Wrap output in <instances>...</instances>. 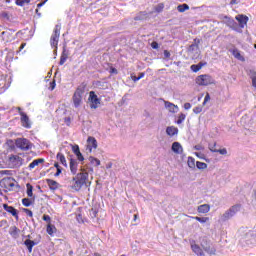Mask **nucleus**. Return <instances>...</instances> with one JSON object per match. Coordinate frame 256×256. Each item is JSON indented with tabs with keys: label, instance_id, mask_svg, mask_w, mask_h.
<instances>
[{
	"label": "nucleus",
	"instance_id": "5",
	"mask_svg": "<svg viewBox=\"0 0 256 256\" xmlns=\"http://www.w3.org/2000/svg\"><path fill=\"white\" fill-rule=\"evenodd\" d=\"M7 165L10 169H17L23 165V158L19 155H11L7 160Z\"/></svg>",
	"mask_w": 256,
	"mask_h": 256
},
{
	"label": "nucleus",
	"instance_id": "13",
	"mask_svg": "<svg viewBox=\"0 0 256 256\" xmlns=\"http://www.w3.org/2000/svg\"><path fill=\"white\" fill-rule=\"evenodd\" d=\"M20 116L22 127H25V129H31V120L29 119V116H27L24 112H20Z\"/></svg>",
	"mask_w": 256,
	"mask_h": 256
},
{
	"label": "nucleus",
	"instance_id": "58",
	"mask_svg": "<svg viewBox=\"0 0 256 256\" xmlns=\"http://www.w3.org/2000/svg\"><path fill=\"white\" fill-rule=\"evenodd\" d=\"M26 215H28V217H33V212L29 209H24Z\"/></svg>",
	"mask_w": 256,
	"mask_h": 256
},
{
	"label": "nucleus",
	"instance_id": "34",
	"mask_svg": "<svg viewBox=\"0 0 256 256\" xmlns=\"http://www.w3.org/2000/svg\"><path fill=\"white\" fill-rule=\"evenodd\" d=\"M56 157H57V160L60 161V163L64 167H67V159H65V155H63L62 153H58Z\"/></svg>",
	"mask_w": 256,
	"mask_h": 256
},
{
	"label": "nucleus",
	"instance_id": "1",
	"mask_svg": "<svg viewBox=\"0 0 256 256\" xmlns=\"http://www.w3.org/2000/svg\"><path fill=\"white\" fill-rule=\"evenodd\" d=\"M89 179V173L80 172L73 178L71 182V187L74 191H81V187L87 184V180Z\"/></svg>",
	"mask_w": 256,
	"mask_h": 256
},
{
	"label": "nucleus",
	"instance_id": "35",
	"mask_svg": "<svg viewBox=\"0 0 256 256\" xmlns=\"http://www.w3.org/2000/svg\"><path fill=\"white\" fill-rule=\"evenodd\" d=\"M228 210H230L234 215H237L239 211H241V204H236L232 207H230Z\"/></svg>",
	"mask_w": 256,
	"mask_h": 256
},
{
	"label": "nucleus",
	"instance_id": "46",
	"mask_svg": "<svg viewBox=\"0 0 256 256\" xmlns=\"http://www.w3.org/2000/svg\"><path fill=\"white\" fill-rule=\"evenodd\" d=\"M0 17H1V19H5L6 21H9V19H10L9 13H7V12H1Z\"/></svg>",
	"mask_w": 256,
	"mask_h": 256
},
{
	"label": "nucleus",
	"instance_id": "22",
	"mask_svg": "<svg viewBox=\"0 0 256 256\" xmlns=\"http://www.w3.org/2000/svg\"><path fill=\"white\" fill-rule=\"evenodd\" d=\"M205 65H207L206 62H200L198 64H193L190 69L191 71H193V73H197L198 71H201V69H203V67H205Z\"/></svg>",
	"mask_w": 256,
	"mask_h": 256
},
{
	"label": "nucleus",
	"instance_id": "33",
	"mask_svg": "<svg viewBox=\"0 0 256 256\" xmlns=\"http://www.w3.org/2000/svg\"><path fill=\"white\" fill-rule=\"evenodd\" d=\"M249 77L252 80V86L254 87V89H256V72H255V70L249 71Z\"/></svg>",
	"mask_w": 256,
	"mask_h": 256
},
{
	"label": "nucleus",
	"instance_id": "28",
	"mask_svg": "<svg viewBox=\"0 0 256 256\" xmlns=\"http://www.w3.org/2000/svg\"><path fill=\"white\" fill-rule=\"evenodd\" d=\"M47 185L50 187L52 191H55L56 189L59 188V183H57V181L52 179L47 180Z\"/></svg>",
	"mask_w": 256,
	"mask_h": 256
},
{
	"label": "nucleus",
	"instance_id": "57",
	"mask_svg": "<svg viewBox=\"0 0 256 256\" xmlns=\"http://www.w3.org/2000/svg\"><path fill=\"white\" fill-rule=\"evenodd\" d=\"M184 109H185L186 111H189V109H191V103L186 102V103L184 104Z\"/></svg>",
	"mask_w": 256,
	"mask_h": 256
},
{
	"label": "nucleus",
	"instance_id": "26",
	"mask_svg": "<svg viewBox=\"0 0 256 256\" xmlns=\"http://www.w3.org/2000/svg\"><path fill=\"white\" fill-rule=\"evenodd\" d=\"M4 209H5V211H7V213H10L11 215H13V217H16V219L18 218L17 209L13 208V206L4 204Z\"/></svg>",
	"mask_w": 256,
	"mask_h": 256
},
{
	"label": "nucleus",
	"instance_id": "12",
	"mask_svg": "<svg viewBox=\"0 0 256 256\" xmlns=\"http://www.w3.org/2000/svg\"><path fill=\"white\" fill-rule=\"evenodd\" d=\"M190 247L197 256H205V252H203V249L199 244H197L194 240L190 241Z\"/></svg>",
	"mask_w": 256,
	"mask_h": 256
},
{
	"label": "nucleus",
	"instance_id": "62",
	"mask_svg": "<svg viewBox=\"0 0 256 256\" xmlns=\"http://www.w3.org/2000/svg\"><path fill=\"white\" fill-rule=\"evenodd\" d=\"M196 157H199V159H203V154L201 152H195Z\"/></svg>",
	"mask_w": 256,
	"mask_h": 256
},
{
	"label": "nucleus",
	"instance_id": "20",
	"mask_svg": "<svg viewBox=\"0 0 256 256\" xmlns=\"http://www.w3.org/2000/svg\"><path fill=\"white\" fill-rule=\"evenodd\" d=\"M166 133L169 137H175L179 133V129L175 126H169L166 128Z\"/></svg>",
	"mask_w": 256,
	"mask_h": 256
},
{
	"label": "nucleus",
	"instance_id": "30",
	"mask_svg": "<svg viewBox=\"0 0 256 256\" xmlns=\"http://www.w3.org/2000/svg\"><path fill=\"white\" fill-rule=\"evenodd\" d=\"M88 160H89V163L92 165V167H99V165H101V160L93 156H90Z\"/></svg>",
	"mask_w": 256,
	"mask_h": 256
},
{
	"label": "nucleus",
	"instance_id": "6",
	"mask_svg": "<svg viewBox=\"0 0 256 256\" xmlns=\"http://www.w3.org/2000/svg\"><path fill=\"white\" fill-rule=\"evenodd\" d=\"M73 105L76 109L81 107L83 103V89L77 88L72 97Z\"/></svg>",
	"mask_w": 256,
	"mask_h": 256
},
{
	"label": "nucleus",
	"instance_id": "8",
	"mask_svg": "<svg viewBox=\"0 0 256 256\" xmlns=\"http://www.w3.org/2000/svg\"><path fill=\"white\" fill-rule=\"evenodd\" d=\"M0 187H2V189H4L6 192L11 191L15 187V179L12 177L3 178L0 181Z\"/></svg>",
	"mask_w": 256,
	"mask_h": 256
},
{
	"label": "nucleus",
	"instance_id": "43",
	"mask_svg": "<svg viewBox=\"0 0 256 256\" xmlns=\"http://www.w3.org/2000/svg\"><path fill=\"white\" fill-rule=\"evenodd\" d=\"M196 167L197 169H200V170L207 169V163L197 161Z\"/></svg>",
	"mask_w": 256,
	"mask_h": 256
},
{
	"label": "nucleus",
	"instance_id": "53",
	"mask_svg": "<svg viewBox=\"0 0 256 256\" xmlns=\"http://www.w3.org/2000/svg\"><path fill=\"white\" fill-rule=\"evenodd\" d=\"M76 157L78 161H85V157H83V154L81 152H78V154H76Z\"/></svg>",
	"mask_w": 256,
	"mask_h": 256
},
{
	"label": "nucleus",
	"instance_id": "50",
	"mask_svg": "<svg viewBox=\"0 0 256 256\" xmlns=\"http://www.w3.org/2000/svg\"><path fill=\"white\" fill-rule=\"evenodd\" d=\"M145 15H147L145 12H141L140 15L136 16V21H139L141 19H145Z\"/></svg>",
	"mask_w": 256,
	"mask_h": 256
},
{
	"label": "nucleus",
	"instance_id": "23",
	"mask_svg": "<svg viewBox=\"0 0 256 256\" xmlns=\"http://www.w3.org/2000/svg\"><path fill=\"white\" fill-rule=\"evenodd\" d=\"M46 231L48 235H50V237H55V233H57V228L55 227V225L49 223L47 225Z\"/></svg>",
	"mask_w": 256,
	"mask_h": 256
},
{
	"label": "nucleus",
	"instance_id": "7",
	"mask_svg": "<svg viewBox=\"0 0 256 256\" xmlns=\"http://www.w3.org/2000/svg\"><path fill=\"white\" fill-rule=\"evenodd\" d=\"M16 147L17 149H21V151H29L33 147V144L27 138H17Z\"/></svg>",
	"mask_w": 256,
	"mask_h": 256
},
{
	"label": "nucleus",
	"instance_id": "18",
	"mask_svg": "<svg viewBox=\"0 0 256 256\" xmlns=\"http://www.w3.org/2000/svg\"><path fill=\"white\" fill-rule=\"evenodd\" d=\"M175 155H183V146L179 142H173L171 147Z\"/></svg>",
	"mask_w": 256,
	"mask_h": 256
},
{
	"label": "nucleus",
	"instance_id": "45",
	"mask_svg": "<svg viewBox=\"0 0 256 256\" xmlns=\"http://www.w3.org/2000/svg\"><path fill=\"white\" fill-rule=\"evenodd\" d=\"M215 147H216L215 143H213V144L210 143L208 145V149L211 151V153H217V149Z\"/></svg>",
	"mask_w": 256,
	"mask_h": 256
},
{
	"label": "nucleus",
	"instance_id": "11",
	"mask_svg": "<svg viewBox=\"0 0 256 256\" xmlns=\"http://www.w3.org/2000/svg\"><path fill=\"white\" fill-rule=\"evenodd\" d=\"M200 245L205 253H208V255H215V248L211 247V244H209L206 238L202 239Z\"/></svg>",
	"mask_w": 256,
	"mask_h": 256
},
{
	"label": "nucleus",
	"instance_id": "42",
	"mask_svg": "<svg viewBox=\"0 0 256 256\" xmlns=\"http://www.w3.org/2000/svg\"><path fill=\"white\" fill-rule=\"evenodd\" d=\"M143 77H145V73H140L139 76L131 75V79L134 83H137V81H140Z\"/></svg>",
	"mask_w": 256,
	"mask_h": 256
},
{
	"label": "nucleus",
	"instance_id": "56",
	"mask_svg": "<svg viewBox=\"0 0 256 256\" xmlns=\"http://www.w3.org/2000/svg\"><path fill=\"white\" fill-rule=\"evenodd\" d=\"M56 85L57 84L55 83V81L50 82V86H49L50 91H53L55 89Z\"/></svg>",
	"mask_w": 256,
	"mask_h": 256
},
{
	"label": "nucleus",
	"instance_id": "2",
	"mask_svg": "<svg viewBox=\"0 0 256 256\" xmlns=\"http://www.w3.org/2000/svg\"><path fill=\"white\" fill-rule=\"evenodd\" d=\"M61 36V25H56L54 32L50 38V45L54 50V53H57V45H59V37Z\"/></svg>",
	"mask_w": 256,
	"mask_h": 256
},
{
	"label": "nucleus",
	"instance_id": "40",
	"mask_svg": "<svg viewBox=\"0 0 256 256\" xmlns=\"http://www.w3.org/2000/svg\"><path fill=\"white\" fill-rule=\"evenodd\" d=\"M192 219H195V221H199V223H207L209 221V217H199V216H194Z\"/></svg>",
	"mask_w": 256,
	"mask_h": 256
},
{
	"label": "nucleus",
	"instance_id": "59",
	"mask_svg": "<svg viewBox=\"0 0 256 256\" xmlns=\"http://www.w3.org/2000/svg\"><path fill=\"white\" fill-rule=\"evenodd\" d=\"M109 73H111L112 75H117V68L111 67Z\"/></svg>",
	"mask_w": 256,
	"mask_h": 256
},
{
	"label": "nucleus",
	"instance_id": "60",
	"mask_svg": "<svg viewBox=\"0 0 256 256\" xmlns=\"http://www.w3.org/2000/svg\"><path fill=\"white\" fill-rule=\"evenodd\" d=\"M65 61H67V58L62 56L59 62V65H65Z\"/></svg>",
	"mask_w": 256,
	"mask_h": 256
},
{
	"label": "nucleus",
	"instance_id": "64",
	"mask_svg": "<svg viewBox=\"0 0 256 256\" xmlns=\"http://www.w3.org/2000/svg\"><path fill=\"white\" fill-rule=\"evenodd\" d=\"M61 171H62L61 168H58L55 173V177H59V174L61 173Z\"/></svg>",
	"mask_w": 256,
	"mask_h": 256
},
{
	"label": "nucleus",
	"instance_id": "37",
	"mask_svg": "<svg viewBox=\"0 0 256 256\" xmlns=\"http://www.w3.org/2000/svg\"><path fill=\"white\" fill-rule=\"evenodd\" d=\"M28 3H31V0H16L15 4L18 5V7H24L25 5H28Z\"/></svg>",
	"mask_w": 256,
	"mask_h": 256
},
{
	"label": "nucleus",
	"instance_id": "16",
	"mask_svg": "<svg viewBox=\"0 0 256 256\" xmlns=\"http://www.w3.org/2000/svg\"><path fill=\"white\" fill-rule=\"evenodd\" d=\"M1 41H4V43H9V41L13 40V33L11 30H6L0 34Z\"/></svg>",
	"mask_w": 256,
	"mask_h": 256
},
{
	"label": "nucleus",
	"instance_id": "47",
	"mask_svg": "<svg viewBox=\"0 0 256 256\" xmlns=\"http://www.w3.org/2000/svg\"><path fill=\"white\" fill-rule=\"evenodd\" d=\"M72 151L75 155L81 153V150L79 149V145H75L72 147Z\"/></svg>",
	"mask_w": 256,
	"mask_h": 256
},
{
	"label": "nucleus",
	"instance_id": "15",
	"mask_svg": "<svg viewBox=\"0 0 256 256\" xmlns=\"http://www.w3.org/2000/svg\"><path fill=\"white\" fill-rule=\"evenodd\" d=\"M164 107L167 109V111H169V113H179V106L175 105L174 103L164 100Z\"/></svg>",
	"mask_w": 256,
	"mask_h": 256
},
{
	"label": "nucleus",
	"instance_id": "21",
	"mask_svg": "<svg viewBox=\"0 0 256 256\" xmlns=\"http://www.w3.org/2000/svg\"><path fill=\"white\" fill-rule=\"evenodd\" d=\"M230 53H232L233 57H235V59H238V61H245V57L241 55V52L237 48L230 50Z\"/></svg>",
	"mask_w": 256,
	"mask_h": 256
},
{
	"label": "nucleus",
	"instance_id": "9",
	"mask_svg": "<svg viewBox=\"0 0 256 256\" xmlns=\"http://www.w3.org/2000/svg\"><path fill=\"white\" fill-rule=\"evenodd\" d=\"M88 101L90 103V109H98L99 105H101V100L97 97L95 92L91 91L89 93Z\"/></svg>",
	"mask_w": 256,
	"mask_h": 256
},
{
	"label": "nucleus",
	"instance_id": "25",
	"mask_svg": "<svg viewBox=\"0 0 256 256\" xmlns=\"http://www.w3.org/2000/svg\"><path fill=\"white\" fill-rule=\"evenodd\" d=\"M232 217H235V215L230 210H227L220 216V221H229V219H232Z\"/></svg>",
	"mask_w": 256,
	"mask_h": 256
},
{
	"label": "nucleus",
	"instance_id": "61",
	"mask_svg": "<svg viewBox=\"0 0 256 256\" xmlns=\"http://www.w3.org/2000/svg\"><path fill=\"white\" fill-rule=\"evenodd\" d=\"M151 46L152 49H159V44H157V42H153Z\"/></svg>",
	"mask_w": 256,
	"mask_h": 256
},
{
	"label": "nucleus",
	"instance_id": "32",
	"mask_svg": "<svg viewBox=\"0 0 256 256\" xmlns=\"http://www.w3.org/2000/svg\"><path fill=\"white\" fill-rule=\"evenodd\" d=\"M24 245H26L29 253H32L33 247H35V242L32 241V240L27 239V240H25Z\"/></svg>",
	"mask_w": 256,
	"mask_h": 256
},
{
	"label": "nucleus",
	"instance_id": "49",
	"mask_svg": "<svg viewBox=\"0 0 256 256\" xmlns=\"http://www.w3.org/2000/svg\"><path fill=\"white\" fill-rule=\"evenodd\" d=\"M201 111H203V108H201L200 106H197L193 109V113H195L196 115H199Z\"/></svg>",
	"mask_w": 256,
	"mask_h": 256
},
{
	"label": "nucleus",
	"instance_id": "17",
	"mask_svg": "<svg viewBox=\"0 0 256 256\" xmlns=\"http://www.w3.org/2000/svg\"><path fill=\"white\" fill-rule=\"evenodd\" d=\"M227 25L230 27V29H233V31H237L238 33H241V29H239V24L233 20V18L226 17Z\"/></svg>",
	"mask_w": 256,
	"mask_h": 256
},
{
	"label": "nucleus",
	"instance_id": "38",
	"mask_svg": "<svg viewBox=\"0 0 256 256\" xmlns=\"http://www.w3.org/2000/svg\"><path fill=\"white\" fill-rule=\"evenodd\" d=\"M26 189L28 197H33V185H31L30 183L26 184Z\"/></svg>",
	"mask_w": 256,
	"mask_h": 256
},
{
	"label": "nucleus",
	"instance_id": "51",
	"mask_svg": "<svg viewBox=\"0 0 256 256\" xmlns=\"http://www.w3.org/2000/svg\"><path fill=\"white\" fill-rule=\"evenodd\" d=\"M216 153H219L220 155H227V149H217Z\"/></svg>",
	"mask_w": 256,
	"mask_h": 256
},
{
	"label": "nucleus",
	"instance_id": "44",
	"mask_svg": "<svg viewBox=\"0 0 256 256\" xmlns=\"http://www.w3.org/2000/svg\"><path fill=\"white\" fill-rule=\"evenodd\" d=\"M31 203V199L29 198L22 199V204L24 205V207H31Z\"/></svg>",
	"mask_w": 256,
	"mask_h": 256
},
{
	"label": "nucleus",
	"instance_id": "55",
	"mask_svg": "<svg viewBox=\"0 0 256 256\" xmlns=\"http://www.w3.org/2000/svg\"><path fill=\"white\" fill-rule=\"evenodd\" d=\"M208 101H211V96L209 95V93L206 94L203 105H205Z\"/></svg>",
	"mask_w": 256,
	"mask_h": 256
},
{
	"label": "nucleus",
	"instance_id": "14",
	"mask_svg": "<svg viewBox=\"0 0 256 256\" xmlns=\"http://www.w3.org/2000/svg\"><path fill=\"white\" fill-rule=\"evenodd\" d=\"M236 21H238L239 23V27H240V30L241 29H245V26L247 25L248 21H249V17L241 14V15H237L235 17Z\"/></svg>",
	"mask_w": 256,
	"mask_h": 256
},
{
	"label": "nucleus",
	"instance_id": "41",
	"mask_svg": "<svg viewBox=\"0 0 256 256\" xmlns=\"http://www.w3.org/2000/svg\"><path fill=\"white\" fill-rule=\"evenodd\" d=\"M186 118L187 115H185L184 113H180L176 121L177 125H181V123H183V121H185Z\"/></svg>",
	"mask_w": 256,
	"mask_h": 256
},
{
	"label": "nucleus",
	"instance_id": "3",
	"mask_svg": "<svg viewBox=\"0 0 256 256\" xmlns=\"http://www.w3.org/2000/svg\"><path fill=\"white\" fill-rule=\"evenodd\" d=\"M215 79L208 74L200 75L196 78V84L200 87H207V85H213Z\"/></svg>",
	"mask_w": 256,
	"mask_h": 256
},
{
	"label": "nucleus",
	"instance_id": "27",
	"mask_svg": "<svg viewBox=\"0 0 256 256\" xmlns=\"http://www.w3.org/2000/svg\"><path fill=\"white\" fill-rule=\"evenodd\" d=\"M21 230H19L17 227L13 226L10 228V235L13 237V239H18L19 238V233Z\"/></svg>",
	"mask_w": 256,
	"mask_h": 256
},
{
	"label": "nucleus",
	"instance_id": "4",
	"mask_svg": "<svg viewBox=\"0 0 256 256\" xmlns=\"http://www.w3.org/2000/svg\"><path fill=\"white\" fill-rule=\"evenodd\" d=\"M194 42L195 43L188 48V55L191 59H199V55H201V50L199 49L200 41L195 39Z\"/></svg>",
	"mask_w": 256,
	"mask_h": 256
},
{
	"label": "nucleus",
	"instance_id": "10",
	"mask_svg": "<svg viewBox=\"0 0 256 256\" xmlns=\"http://www.w3.org/2000/svg\"><path fill=\"white\" fill-rule=\"evenodd\" d=\"M97 147V139L93 136H89L86 141V153H93Z\"/></svg>",
	"mask_w": 256,
	"mask_h": 256
},
{
	"label": "nucleus",
	"instance_id": "52",
	"mask_svg": "<svg viewBox=\"0 0 256 256\" xmlns=\"http://www.w3.org/2000/svg\"><path fill=\"white\" fill-rule=\"evenodd\" d=\"M43 221H46V223H51V216L49 215H43L42 217Z\"/></svg>",
	"mask_w": 256,
	"mask_h": 256
},
{
	"label": "nucleus",
	"instance_id": "31",
	"mask_svg": "<svg viewBox=\"0 0 256 256\" xmlns=\"http://www.w3.org/2000/svg\"><path fill=\"white\" fill-rule=\"evenodd\" d=\"M211 207L208 204H203L198 207V213H209Z\"/></svg>",
	"mask_w": 256,
	"mask_h": 256
},
{
	"label": "nucleus",
	"instance_id": "29",
	"mask_svg": "<svg viewBox=\"0 0 256 256\" xmlns=\"http://www.w3.org/2000/svg\"><path fill=\"white\" fill-rule=\"evenodd\" d=\"M41 163H45V159L43 158H39L36 160H33L30 164H29V169H35V167H37V165L41 164Z\"/></svg>",
	"mask_w": 256,
	"mask_h": 256
},
{
	"label": "nucleus",
	"instance_id": "48",
	"mask_svg": "<svg viewBox=\"0 0 256 256\" xmlns=\"http://www.w3.org/2000/svg\"><path fill=\"white\" fill-rule=\"evenodd\" d=\"M164 5L163 4H158L156 7H155V11L157 12V13H161V11H163V9H164Z\"/></svg>",
	"mask_w": 256,
	"mask_h": 256
},
{
	"label": "nucleus",
	"instance_id": "54",
	"mask_svg": "<svg viewBox=\"0 0 256 256\" xmlns=\"http://www.w3.org/2000/svg\"><path fill=\"white\" fill-rule=\"evenodd\" d=\"M194 149H195V151H203L204 148H203V145L197 144L194 146Z\"/></svg>",
	"mask_w": 256,
	"mask_h": 256
},
{
	"label": "nucleus",
	"instance_id": "63",
	"mask_svg": "<svg viewBox=\"0 0 256 256\" xmlns=\"http://www.w3.org/2000/svg\"><path fill=\"white\" fill-rule=\"evenodd\" d=\"M45 3H47V0H45L44 2H41V3L37 4V8L39 9V8L43 7V5H45Z\"/></svg>",
	"mask_w": 256,
	"mask_h": 256
},
{
	"label": "nucleus",
	"instance_id": "36",
	"mask_svg": "<svg viewBox=\"0 0 256 256\" xmlns=\"http://www.w3.org/2000/svg\"><path fill=\"white\" fill-rule=\"evenodd\" d=\"M177 10L179 11V13H185V11H189V5L180 4L177 6Z\"/></svg>",
	"mask_w": 256,
	"mask_h": 256
},
{
	"label": "nucleus",
	"instance_id": "24",
	"mask_svg": "<svg viewBox=\"0 0 256 256\" xmlns=\"http://www.w3.org/2000/svg\"><path fill=\"white\" fill-rule=\"evenodd\" d=\"M232 217H235V215L230 210H227L220 216V221H229V219H232Z\"/></svg>",
	"mask_w": 256,
	"mask_h": 256
},
{
	"label": "nucleus",
	"instance_id": "19",
	"mask_svg": "<svg viewBox=\"0 0 256 256\" xmlns=\"http://www.w3.org/2000/svg\"><path fill=\"white\" fill-rule=\"evenodd\" d=\"M70 171L73 175H77V172L79 171V162H77V160H70Z\"/></svg>",
	"mask_w": 256,
	"mask_h": 256
},
{
	"label": "nucleus",
	"instance_id": "39",
	"mask_svg": "<svg viewBox=\"0 0 256 256\" xmlns=\"http://www.w3.org/2000/svg\"><path fill=\"white\" fill-rule=\"evenodd\" d=\"M187 164L190 169H195V158L189 156Z\"/></svg>",
	"mask_w": 256,
	"mask_h": 256
}]
</instances>
